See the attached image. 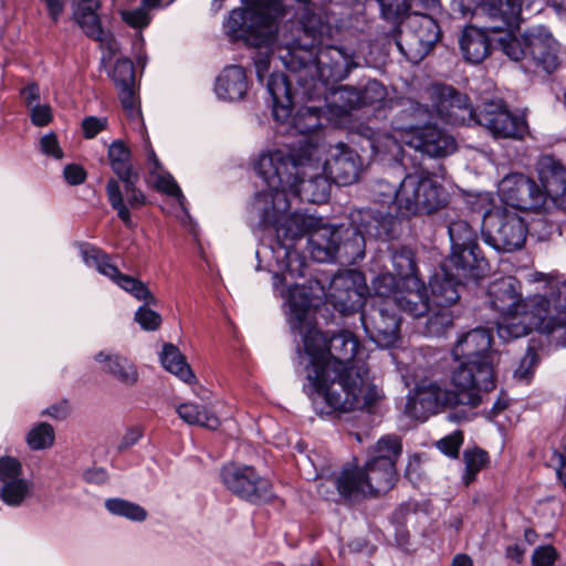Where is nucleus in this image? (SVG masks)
I'll use <instances>...</instances> for the list:
<instances>
[{
    "label": "nucleus",
    "mask_w": 566,
    "mask_h": 566,
    "mask_svg": "<svg viewBox=\"0 0 566 566\" xmlns=\"http://www.w3.org/2000/svg\"><path fill=\"white\" fill-rule=\"evenodd\" d=\"M277 293L284 298L292 332L302 336L303 346L297 347V356L306 370L304 391L315 412L328 416L334 409L355 407L367 367L358 339L349 331H340L327 339L307 321L311 306L322 301L324 286L318 280L308 279Z\"/></svg>",
    "instance_id": "obj_1"
},
{
    "label": "nucleus",
    "mask_w": 566,
    "mask_h": 566,
    "mask_svg": "<svg viewBox=\"0 0 566 566\" xmlns=\"http://www.w3.org/2000/svg\"><path fill=\"white\" fill-rule=\"evenodd\" d=\"M392 223L390 213L370 208L353 210L348 226H333L312 214L295 213L277 228L275 243L260 244L255 252L256 270L262 268L261 258L274 259L277 269L273 273V289L280 292L295 284L293 280L306 275L305 256L295 249L304 235H308L307 250L314 261L324 263L337 259L355 263L365 256L367 238H392Z\"/></svg>",
    "instance_id": "obj_2"
},
{
    "label": "nucleus",
    "mask_w": 566,
    "mask_h": 566,
    "mask_svg": "<svg viewBox=\"0 0 566 566\" xmlns=\"http://www.w3.org/2000/svg\"><path fill=\"white\" fill-rule=\"evenodd\" d=\"M322 154L319 145L304 138L297 147L265 150L259 155L254 170L265 188L255 193L250 209L259 230L276 235L277 228L296 213L286 214L289 196L312 203L328 200L333 181L322 171Z\"/></svg>",
    "instance_id": "obj_3"
},
{
    "label": "nucleus",
    "mask_w": 566,
    "mask_h": 566,
    "mask_svg": "<svg viewBox=\"0 0 566 566\" xmlns=\"http://www.w3.org/2000/svg\"><path fill=\"white\" fill-rule=\"evenodd\" d=\"M297 36L285 41L286 52L281 55L283 65L297 74L296 81L310 92L345 80L357 66L355 53L331 43L332 27L316 15L310 0H304L295 12Z\"/></svg>",
    "instance_id": "obj_4"
},
{
    "label": "nucleus",
    "mask_w": 566,
    "mask_h": 566,
    "mask_svg": "<svg viewBox=\"0 0 566 566\" xmlns=\"http://www.w3.org/2000/svg\"><path fill=\"white\" fill-rule=\"evenodd\" d=\"M472 379L471 369L462 367L454 368L451 373V384L455 390L427 379L416 382L415 389L408 395L405 415L424 421L443 408H455L460 405L476 408L482 402V396L478 394L476 382Z\"/></svg>",
    "instance_id": "obj_5"
},
{
    "label": "nucleus",
    "mask_w": 566,
    "mask_h": 566,
    "mask_svg": "<svg viewBox=\"0 0 566 566\" xmlns=\"http://www.w3.org/2000/svg\"><path fill=\"white\" fill-rule=\"evenodd\" d=\"M496 44L511 61L520 63L526 74L549 75L560 65V45L544 25L528 28L521 36L507 32Z\"/></svg>",
    "instance_id": "obj_6"
},
{
    "label": "nucleus",
    "mask_w": 566,
    "mask_h": 566,
    "mask_svg": "<svg viewBox=\"0 0 566 566\" xmlns=\"http://www.w3.org/2000/svg\"><path fill=\"white\" fill-rule=\"evenodd\" d=\"M528 323L555 346H566V280L549 296L534 294L522 298L517 308Z\"/></svg>",
    "instance_id": "obj_7"
},
{
    "label": "nucleus",
    "mask_w": 566,
    "mask_h": 566,
    "mask_svg": "<svg viewBox=\"0 0 566 566\" xmlns=\"http://www.w3.org/2000/svg\"><path fill=\"white\" fill-rule=\"evenodd\" d=\"M492 332L489 328L476 327L462 334L451 354L455 361H460L457 368H469L473 374V382L479 395L489 392L495 388L494 371L490 358Z\"/></svg>",
    "instance_id": "obj_8"
},
{
    "label": "nucleus",
    "mask_w": 566,
    "mask_h": 566,
    "mask_svg": "<svg viewBox=\"0 0 566 566\" xmlns=\"http://www.w3.org/2000/svg\"><path fill=\"white\" fill-rule=\"evenodd\" d=\"M380 6V12L384 19L394 23H399L407 15V25L409 28V46L415 50L409 54L402 43L397 41L398 50L408 60H422L440 39V28L434 19L428 14L412 13L408 14L410 4L408 0H377Z\"/></svg>",
    "instance_id": "obj_9"
},
{
    "label": "nucleus",
    "mask_w": 566,
    "mask_h": 566,
    "mask_svg": "<svg viewBox=\"0 0 566 566\" xmlns=\"http://www.w3.org/2000/svg\"><path fill=\"white\" fill-rule=\"evenodd\" d=\"M266 92L272 101L273 118L277 123L290 124V129L308 135L322 126V108L316 106H302L291 116L293 98L291 84L283 73H272L266 81Z\"/></svg>",
    "instance_id": "obj_10"
},
{
    "label": "nucleus",
    "mask_w": 566,
    "mask_h": 566,
    "mask_svg": "<svg viewBox=\"0 0 566 566\" xmlns=\"http://www.w3.org/2000/svg\"><path fill=\"white\" fill-rule=\"evenodd\" d=\"M448 203V193L429 172L407 174L400 181L399 213L431 214Z\"/></svg>",
    "instance_id": "obj_11"
},
{
    "label": "nucleus",
    "mask_w": 566,
    "mask_h": 566,
    "mask_svg": "<svg viewBox=\"0 0 566 566\" xmlns=\"http://www.w3.org/2000/svg\"><path fill=\"white\" fill-rule=\"evenodd\" d=\"M401 452V440L396 434L381 437L369 449L367 460L361 468L375 497L386 494L396 485L398 480L396 463Z\"/></svg>",
    "instance_id": "obj_12"
},
{
    "label": "nucleus",
    "mask_w": 566,
    "mask_h": 566,
    "mask_svg": "<svg viewBox=\"0 0 566 566\" xmlns=\"http://www.w3.org/2000/svg\"><path fill=\"white\" fill-rule=\"evenodd\" d=\"M451 252L446 259L449 266H457L472 275H485L489 262L478 244V232L468 220H452L448 226Z\"/></svg>",
    "instance_id": "obj_13"
},
{
    "label": "nucleus",
    "mask_w": 566,
    "mask_h": 566,
    "mask_svg": "<svg viewBox=\"0 0 566 566\" xmlns=\"http://www.w3.org/2000/svg\"><path fill=\"white\" fill-rule=\"evenodd\" d=\"M220 479L227 490L251 504L269 503L275 497L272 482L252 465L227 463L220 470Z\"/></svg>",
    "instance_id": "obj_14"
},
{
    "label": "nucleus",
    "mask_w": 566,
    "mask_h": 566,
    "mask_svg": "<svg viewBox=\"0 0 566 566\" xmlns=\"http://www.w3.org/2000/svg\"><path fill=\"white\" fill-rule=\"evenodd\" d=\"M360 322L366 335L378 347H394L399 342L400 318L392 302L367 303L360 312Z\"/></svg>",
    "instance_id": "obj_15"
},
{
    "label": "nucleus",
    "mask_w": 566,
    "mask_h": 566,
    "mask_svg": "<svg viewBox=\"0 0 566 566\" xmlns=\"http://www.w3.org/2000/svg\"><path fill=\"white\" fill-rule=\"evenodd\" d=\"M427 93L431 101L433 118L450 125H465L475 119V111L465 94L446 84H432Z\"/></svg>",
    "instance_id": "obj_16"
},
{
    "label": "nucleus",
    "mask_w": 566,
    "mask_h": 566,
    "mask_svg": "<svg viewBox=\"0 0 566 566\" xmlns=\"http://www.w3.org/2000/svg\"><path fill=\"white\" fill-rule=\"evenodd\" d=\"M366 291L364 274L357 270H345L333 276L327 297L334 310L346 316L363 311L368 303Z\"/></svg>",
    "instance_id": "obj_17"
},
{
    "label": "nucleus",
    "mask_w": 566,
    "mask_h": 566,
    "mask_svg": "<svg viewBox=\"0 0 566 566\" xmlns=\"http://www.w3.org/2000/svg\"><path fill=\"white\" fill-rule=\"evenodd\" d=\"M502 201L517 210L541 212L546 205V193L532 178L524 174H510L499 185Z\"/></svg>",
    "instance_id": "obj_18"
},
{
    "label": "nucleus",
    "mask_w": 566,
    "mask_h": 566,
    "mask_svg": "<svg viewBox=\"0 0 566 566\" xmlns=\"http://www.w3.org/2000/svg\"><path fill=\"white\" fill-rule=\"evenodd\" d=\"M474 120L484 126L494 138L520 139L527 132L526 120L513 115L502 99L485 103L482 111L475 112Z\"/></svg>",
    "instance_id": "obj_19"
},
{
    "label": "nucleus",
    "mask_w": 566,
    "mask_h": 566,
    "mask_svg": "<svg viewBox=\"0 0 566 566\" xmlns=\"http://www.w3.org/2000/svg\"><path fill=\"white\" fill-rule=\"evenodd\" d=\"M324 149L322 146H319ZM325 153V150H323ZM322 171L333 184L348 186L357 181L363 168V161L356 150L345 143L331 145L324 160H321Z\"/></svg>",
    "instance_id": "obj_20"
},
{
    "label": "nucleus",
    "mask_w": 566,
    "mask_h": 566,
    "mask_svg": "<svg viewBox=\"0 0 566 566\" xmlns=\"http://www.w3.org/2000/svg\"><path fill=\"white\" fill-rule=\"evenodd\" d=\"M528 228L525 220L504 210L497 216V226L493 231H483V241L499 252H513L525 244Z\"/></svg>",
    "instance_id": "obj_21"
},
{
    "label": "nucleus",
    "mask_w": 566,
    "mask_h": 566,
    "mask_svg": "<svg viewBox=\"0 0 566 566\" xmlns=\"http://www.w3.org/2000/svg\"><path fill=\"white\" fill-rule=\"evenodd\" d=\"M484 275H472L471 273L449 266L447 260L441 264L440 272L433 274L429 282L431 302L437 307H449L460 298L459 287L469 280L478 281Z\"/></svg>",
    "instance_id": "obj_22"
},
{
    "label": "nucleus",
    "mask_w": 566,
    "mask_h": 566,
    "mask_svg": "<svg viewBox=\"0 0 566 566\" xmlns=\"http://www.w3.org/2000/svg\"><path fill=\"white\" fill-rule=\"evenodd\" d=\"M33 482L22 476L21 463L11 457L0 458V497L11 506H19L29 497Z\"/></svg>",
    "instance_id": "obj_23"
},
{
    "label": "nucleus",
    "mask_w": 566,
    "mask_h": 566,
    "mask_svg": "<svg viewBox=\"0 0 566 566\" xmlns=\"http://www.w3.org/2000/svg\"><path fill=\"white\" fill-rule=\"evenodd\" d=\"M137 180L138 175L120 179L124 184L127 205L124 202L123 191L118 181L112 178L106 184V195L111 207L117 212V217L129 229L135 227L130 217L129 208L138 209L146 202L144 192L136 187Z\"/></svg>",
    "instance_id": "obj_24"
},
{
    "label": "nucleus",
    "mask_w": 566,
    "mask_h": 566,
    "mask_svg": "<svg viewBox=\"0 0 566 566\" xmlns=\"http://www.w3.org/2000/svg\"><path fill=\"white\" fill-rule=\"evenodd\" d=\"M405 144L429 157H447L457 149L453 136L430 123L405 138Z\"/></svg>",
    "instance_id": "obj_25"
},
{
    "label": "nucleus",
    "mask_w": 566,
    "mask_h": 566,
    "mask_svg": "<svg viewBox=\"0 0 566 566\" xmlns=\"http://www.w3.org/2000/svg\"><path fill=\"white\" fill-rule=\"evenodd\" d=\"M392 120V128L401 134V139L409 138L416 130L428 125L433 119L432 109L412 98H401Z\"/></svg>",
    "instance_id": "obj_26"
},
{
    "label": "nucleus",
    "mask_w": 566,
    "mask_h": 566,
    "mask_svg": "<svg viewBox=\"0 0 566 566\" xmlns=\"http://www.w3.org/2000/svg\"><path fill=\"white\" fill-rule=\"evenodd\" d=\"M533 0H489L485 13L493 24L488 29L494 32L518 29L521 23L522 7L528 6Z\"/></svg>",
    "instance_id": "obj_27"
},
{
    "label": "nucleus",
    "mask_w": 566,
    "mask_h": 566,
    "mask_svg": "<svg viewBox=\"0 0 566 566\" xmlns=\"http://www.w3.org/2000/svg\"><path fill=\"white\" fill-rule=\"evenodd\" d=\"M335 485L339 495L349 503L375 497L364 470L359 465H345L336 476Z\"/></svg>",
    "instance_id": "obj_28"
},
{
    "label": "nucleus",
    "mask_w": 566,
    "mask_h": 566,
    "mask_svg": "<svg viewBox=\"0 0 566 566\" xmlns=\"http://www.w3.org/2000/svg\"><path fill=\"white\" fill-rule=\"evenodd\" d=\"M296 20L289 19L277 33H274L273 41L266 46H252L256 50L253 63L258 80L262 83L270 70L271 54L277 52L279 57L286 52L285 41H292L297 36L295 32Z\"/></svg>",
    "instance_id": "obj_29"
},
{
    "label": "nucleus",
    "mask_w": 566,
    "mask_h": 566,
    "mask_svg": "<svg viewBox=\"0 0 566 566\" xmlns=\"http://www.w3.org/2000/svg\"><path fill=\"white\" fill-rule=\"evenodd\" d=\"M492 310L500 314L517 310L522 301L521 283L514 276H504L492 282L488 291Z\"/></svg>",
    "instance_id": "obj_30"
},
{
    "label": "nucleus",
    "mask_w": 566,
    "mask_h": 566,
    "mask_svg": "<svg viewBox=\"0 0 566 566\" xmlns=\"http://www.w3.org/2000/svg\"><path fill=\"white\" fill-rule=\"evenodd\" d=\"M313 91L307 92L310 97L323 96L331 113L337 116H346L353 109L360 108L359 88L354 86L340 85L334 88L333 85H329L326 92L324 88Z\"/></svg>",
    "instance_id": "obj_31"
},
{
    "label": "nucleus",
    "mask_w": 566,
    "mask_h": 566,
    "mask_svg": "<svg viewBox=\"0 0 566 566\" xmlns=\"http://www.w3.org/2000/svg\"><path fill=\"white\" fill-rule=\"evenodd\" d=\"M96 271L113 281L118 287L133 295L136 300H146L149 304H157V298L140 280L122 273L113 263L112 256L106 253L105 260Z\"/></svg>",
    "instance_id": "obj_32"
},
{
    "label": "nucleus",
    "mask_w": 566,
    "mask_h": 566,
    "mask_svg": "<svg viewBox=\"0 0 566 566\" xmlns=\"http://www.w3.org/2000/svg\"><path fill=\"white\" fill-rule=\"evenodd\" d=\"M391 302L396 312L399 310L415 318L422 317L431 311L430 298L422 281H418V285H402V290Z\"/></svg>",
    "instance_id": "obj_33"
},
{
    "label": "nucleus",
    "mask_w": 566,
    "mask_h": 566,
    "mask_svg": "<svg viewBox=\"0 0 566 566\" xmlns=\"http://www.w3.org/2000/svg\"><path fill=\"white\" fill-rule=\"evenodd\" d=\"M538 174L546 199L566 198V167L554 156H543L538 164Z\"/></svg>",
    "instance_id": "obj_34"
},
{
    "label": "nucleus",
    "mask_w": 566,
    "mask_h": 566,
    "mask_svg": "<svg viewBox=\"0 0 566 566\" xmlns=\"http://www.w3.org/2000/svg\"><path fill=\"white\" fill-rule=\"evenodd\" d=\"M214 92L220 99L239 101L248 92V81L243 67L229 65L217 77Z\"/></svg>",
    "instance_id": "obj_35"
},
{
    "label": "nucleus",
    "mask_w": 566,
    "mask_h": 566,
    "mask_svg": "<svg viewBox=\"0 0 566 566\" xmlns=\"http://www.w3.org/2000/svg\"><path fill=\"white\" fill-rule=\"evenodd\" d=\"M95 360L103 364V370L125 386H134L139 378L135 365L126 357L118 354L99 352Z\"/></svg>",
    "instance_id": "obj_36"
},
{
    "label": "nucleus",
    "mask_w": 566,
    "mask_h": 566,
    "mask_svg": "<svg viewBox=\"0 0 566 566\" xmlns=\"http://www.w3.org/2000/svg\"><path fill=\"white\" fill-rule=\"evenodd\" d=\"M460 48L467 61L478 64L490 54L491 41L483 30L471 27L463 30Z\"/></svg>",
    "instance_id": "obj_37"
},
{
    "label": "nucleus",
    "mask_w": 566,
    "mask_h": 566,
    "mask_svg": "<svg viewBox=\"0 0 566 566\" xmlns=\"http://www.w3.org/2000/svg\"><path fill=\"white\" fill-rule=\"evenodd\" d=\"M390 262L401 285L413 284L418 285L421 281L418 273L415 253L411 249L406 247L390 248Z\"/></svg>",
    "instance_id": "obj_38"
},
{
    "label": "nucleus",
    "mask_w": 566,
    "mask_h": 566,
    "mask_svg": "<svg viewBox=\"0 0 566 566\" xmlns=\"http://www.w3.org/2000/svg\"><path fill=\"white\" fill-rule=\"evenodd\" d=\"M101 8L99 0H81L76 2L73 10V19L81 28L83 33L92 39L103 30L98 10Z\"/></svg>",
    "instance_id": "obj_39"
},
{
    "label": "nucleus",
    "mask_w": 566,
    "mask_h": 566,
    "mask_svg": "<svg viewBox=\"0 0 566 566\" xmlns=\"http://www.w3.org/2000/svg\"><path fill=\"white\" fill-rule=\"evenodd\" d=\"M500 315L501 318L496 324V329L499 337L504 342L526 336L534 329L518 310H513Z\"/></svg>",
    "instance_id": "obj_40"
},
{
    "label": "nucleus",
    "mask_w": 566,
    "mask_h": 566,
    "mask_svg": "<svg viewBox=\"0 0 566 566\" xmlns=\"http://www.w3.org/2000/svg\"><path fill=\"white\" fill-rule=\"evenodd\" d=\"M149 180L153 182L157 191L174 197L177 200L182 212V222L186 220L191 222V217L186 207V197L184 196L175 178L168 171L161 168L160 170H149Z\"/></svg>",
    "instance_id": "obj_41"
},
{
    "label": "nucleus",
    "mask_w": 566,
    "mask_h": 566,
    "mask_svg": "<svg viewBox=\"0 0 566 566\" xmlns=\"http://www.w3.org/2000/svg\"><path fill=\"white\" fill-rule=\"evenodd\" d=\"M160 363L163 367L177 376L180 380L191 384L196 376L187 364L185 356L178 347L172 344H165L160 353Z\"/></svg>",
    "instance_id": "obj_42"
},
{
    "label": "nucleus",
    "mask_w": 566,
    "mask_h": 566,
    "mask_svg": "<svg viewBox=\"0 0 566 566\" xmlns=\"http://www.w3.org/2000/svg\"><path fill=\"white\" fill-rule=\"evenodd\" d=\"M107 157L113 172L119 180L137 175L132 163L130 149L123 140L116 139L109 145Z\"/></svg>",
    "instance_id": "obj_43"
},
{
    "label": "nucleus",
    "mask_w": 566,
    "mask_h": 566,
    "mask_svg": "<svg viewBox=\"0 0 566 566\" xmlns=\"http://www.w3.org/2000/svg\"><path fill=\"white\" fill-rule=\"evenodd\" d=\"M177 413L189 424H198L210 430H216L220 426L219 418L206 407L198 403H181L177 407Z\"/></svg>",
    "instance_id": "obj_44"
},
{
    "label": "nucleus",
    "mask_w": 566,
    "mask_h": 566,
    "mask_svg": "<svg viewBox=\"0 0 566 566\" xmlns=\"http://www.w3.org/2000/svg\"><path fill=\"white\" fill-rule=\"evenodd\" d=\"M371 286L374 295L370 296L368 303L394 301L398 293H400V290H402V285L398 277L390 272H384L376 275L373 279Z\"/></svg>",
    "instance_id": "obj_45"
},
{
    "label": "nucleus",
    "mask_w": 566,
    "mask_h": 566,
    "mask_svg": "<svg viewBox=\"0 0 566 566\" xmlns=\"http://www.w3.org/2000/svg\"><path fill=\"white\" fill-rule=\"evenodd\" d=\"M105 507L113 515L135 522H142L147 517V512L140 505L118 497L106 500Z\"/></svg>",
    "instance_id": "obj_46"
},
{
    "label": "nucleus",
    "mask_w": 566,
    "mask_h": 566,
    "mask_svg": "<svg viewBox=\"0 0 566 566\" xmlns=\"http://www.w3.org/2000/svg\"><path fill=\"white\" fill-rule=\"evenodd\" d=\"M54 429L46 422L35 424L27 434V443L33 451L50 449L54 444Z\"/></svg>",
    "instance_id": "obj_47"
},
{
    "label": "nucleus",
    "mask_w": 566,
    "mask_h": 566,
    "mask_svg": "<svg viewBox=\"0 0 566 566\" xmlns=\"http://www.w3.org/2000/svg\"><path fill=\"white\" fill-rule=\"evenodd\" d=\"M380 398L381 392L376 385L370 382L369 369L366 367V378L364 379V384L360 386L357 405L346 410L334 409L329 415L333 412H349L356 409H367L370 411Z\"/></svg>",
    "instance_id": "obj_48"
},
{
    "label": "nucleus",
    "mask_w": 566,
    "mask_h": 566,
    "mask_svg": "<svg viewBox=\"0 0 566 566\" xmlns=\"http://www.w3.org/2000/svg\"><path fill=\"white\" fill-rule=\"evenodd\" d=\"M107 73L117 88L134 86L135 84L134 64L128 57L117 59L115 65Z\"/></svg>",
    "instance_id": "obj_49"
},
{
    "label": "nucleus",
    "mask_w": 566,
    "mask_h": 566,
    "mask_svg": "<svg viewBox=\"0 0 566 566\" xmlns=\"http://www.w3.org/2000/svg\"><path fill=\"white\" fill-rule=\"evenodd\" d=\"M371 196L381 206L395 205L399 212L400 186L397 187L384 179L377 180L373 186Z\"/></svg>",
    "instance_id": "obj_50"
},
{
    "label": "nucleus",
    "mask_w": 566,
    "mask_h": 566,
    "mask_svg": "<svg viewBox=\"0 0 566 566\" xmlns=\"http://www.w3.org/2000/svg\"><path fill=\"white\" fill-rule=\"evenodd\" d=\"M465 470L463 481L468 485L473 482L478 473L488 464L489 454L481 449L468 450L463 454Z\"/></svg>",
    "instance_id": "obj_51"
},
{
    "label": "nucleus",
    "mask_w": 566,
    "mask_h": 566,
    "mask_svg": "<svg viewBox=\"0 0 566 566\" xmlns=\"http://www.w3.org/2000/svg\"><path fill=\"white\" fill-rule=\"evenodd\" d=\"M539 343L534 338L530 340L525 355L522 357L518 367L514 371V377L521 381L528 382L532 378L535 367L538 363L537 349Z\"/></svg>",
    "instance_id": "obj_52"
},
{
    "label": "nucleus",
    "mask_w": 566,
    "mask_h": 566,
    "mask_svg": "<svg viewBox=\"0 0 566 566\" xmlns=\"http://www.w3.org/2000/svg\"><path fill=\"white\" fill-rule=\"evenodd\" d=\"M452 324V316L449 310L440 307L432 312L424 325V334L431 337H440Z\"/></svg>",
    "instance_id": "obj_53"
},
{
    "label": "nucleus",
    "mask_w": 566,
    "mask_h": 566,
    "mask_svg": "<svg viewBox=\"0 0 566 566\" xmlns=\"http://www.w3.org/2000/svg\"><path fill=\"white\" fill-rule=\"evenodd\" d=\"M92 40L98 42L99 49L102 50L101 66L106 69L107 64L111 63L119 52V43L114 34L106 29L101 30V33L93 36Z\"/></svg>",
    "instance_id": "obj_54"
},
{
    "label": "nucleus",
    "mask_w": 566,
    "mask_h": 566,
    "mask_svg": "<svg viewBox=\"0 0 566 566\" xmlns=\"http://www.w3.org/2000/svg\"><path fill=\"white\" fill-rule=\"evenodd\" d=\"M386 96V87L377 80H369L366 85L359 90L360 107L381 103L385 101Z\"/></svg>",
    "instance_id": "obj_55"
},
{
    "label": "nucleus",
    "mask_w": 566,
    "mask_h": 566,
    "mask_svg": "<svg viewBox=\"0 0 566 566\" xmlns=\"http://www.w3.org/2000/svg\"><path fill=\"white\" fill-rule=\"evenodd\" d=\"M149 11L150 9L140 3L138 8L132 10H122L120 17L123 21L129 27L134 29H143L146 28L151 21Z\"/></svg>",
    "instance_id": "obj_56"
},
{
    "label": "nucleus",
    "mask_w": 566,
    "mask_h": 566,
    "mask_svg": "<svg viewBox=\"0 0 566 566\" xmlns=\"http://www.w3.org/2000/svg\"><path fill=\"white\" fill-rule=\"evenodd\" d=\"M76 248L78 249L83 263L87 268L96 270V268L101 265V262L105 260L106 252L92 243L77 242Z\"/></svg>",
    "instance_id": "obj_57"
},
{
    "label": "nucleus",
    "mask_w": 566,
    "mask_h": 566,
    "mask_svg": "<svg viewBox=\"0 0 566 566\" xmlns=\"http://www.w3.org/2000/svg\"><path fill=\"white\" fill-rule=\"evenodd\" d=\"M76 248L78 249L83 263L87 268L96 270V268L101 265V262L105 260L106 252L92 243L77 242Z\"/></svg>",
    "instance_id": "obj_58"
},
{
    "label": "nucleus",
    "mask_w": 566,
    "mask_h": 566,
    "mask_svg": "<svg viewBox=\"0 0 566 566\" xmlns=\"http://www.w3.org/2000/svg\"><path fill=\"white\" fill-rule=\"evenodd\" d=\"M146 305H142L135 313V322L144 331H156L161 324V316L156 311L148 307L150 305L146 300Z\"/></svg>",
    "instance_id": "obj_59"
},
{
    "label": "nucleus",
    "mask_w": 566,
    "mask_h": 566,
    "mask_svg": "<svg viewBox=\"0 0 566 566\" xmlns=\"http://www.w3.org/2000/svg\"><path fill=\"white\" fill-rule=\"evenodd\" d=\"M462 443H463L462 432L454 431L453 433L439 440L437 442V447L443 454H446L450 458H457Z\"/></svg>",
    "instance_id": "obj_60"
},
{
    "label": "nucleus",
    "mask_w": 566,
    "mask_h": 566,
    "mask_svg": "<svg viewBox=\"0 0 566 566\" xmlns=\"http://www.w3.org/2000/svg\"><path fill=\"white\" fill-rule=\"evenodd\" d=\"M558 558V553L553 545H542L534 549L532 563L534 566H553Z\"/></svg>",
    "instance_id": "obj_61"
},
{
    "label": "nucleus",
    "mask_w": 566,
    "mask_h": 566,
    "mask_svg": "<svg viewBox=\"0 0 566 566\" xmlns=\"http://www.w3.org/2000/svg\"><path fill=\"white\" fill-rule=\"evenodd\" d=\"M30 119L34 126L43 127L49 125L53 119L50 105L36 103L30 107Z\"/></svg>",
    "instance_id": "obj_62"
},
{
    "label": "nucleus",
    "mask_w": 566,
    "mask_h": 566,
    "mask_svg": "<svg viewBox=\"0 0 566 566\" xmlns=\"http://www.w3.org/2000/svg\"><path fill=\"white\" fill-rule=\"evenodd\" d=\"M108 120L106 117L87 116L82 120L83 135L87 139L94 138L106 129Z\"/></svg>",
    "instance_id": "obj_63"
},
{
    "label": "nucleus",
    "mask_w": 566,
    "mask_h": 566,
    "mask_svg": "<svg viewBox=\"0 0 566 566\" xmlns=\"http://www.w3.org/2000/svg\"><path fill=\"white\" fill-rule=\"evenodd\" d=\"M40 149L44 155L51 156L52 158L57 160L62 159L64 156L63 150L60 147L57 137L53 132L48 133L41 137Z\"/></svg>",
    "instance_id": "obj_64"
}]
</instances>
